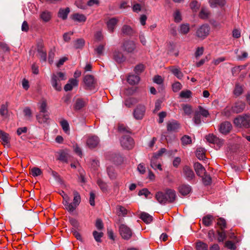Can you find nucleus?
<instances>
[{
	"instance_id": "473e14b6",
	"label": "nucleus",
	"mask_w": 250,
	"mask_h": 250,
	"mask_svg": "<svg viewBox=\"0 0 250 250\" xmlns=\"http://www.w3.org/2000/svg\"><path fill=\"white\" fill-rule=\"evenodd\" d=\"M208 2L211 7H216L218 6L222 7L226 4L225 0H209Z\"/></svg>"
},
{
	"instance_id": "c9c22d12",
	"label": "nucleus",
	"mask_w": 250,
	"mask_h": 250,
	"mask_svg": "<svg viewBox=\"0 0 250 250\" xmlns=\"http://www.w3.org/2000/svg\"><path fill=\"white\" fill-rule=\"evenodd\" d=\"M206 151L204 148L202 147L198 148L196 151V156L198 159L203 160L205 157Z\"/></svg>"
},
{
	"instance_id": "f8f14e48",
	"label": "nucleus",
	"mask_w": 250,
	"mask_h": 250,
	"mask_svg": "<svg viewBox=\"0 0 250 250\" xmlns=\"http://www.w3.org/2000/svg\"><path fill=\"white\" fill-rule=\"evenodd\" d=\"M118 21L119 20L116 17L110 18L105 23L109 33H112L114 31Z\"/></svg>"
},
{
	"instance_id": "a18cd8bd",
	"label": "nucleus",
	"mask_w": 250,
	"mask_h": 250,
	"mask_svg": "<svg viewBox=\"0 0 250 250\" xmlns=\"http://www.w3.org/2000/svg\"><path fill=\"white\" fill-rule=\"evenodd\" d=\"M74 198H73V204H75V206H78L81 202V196L78 191L74 190L73 191Z\"/></svg>"
},
{
	"instance_id": "72a5a7b5",
	"label": "nucleus",
	"mask_w": 250,
	"mask_h": 250,
	"mask_svg": "<svg viewBox=\"0 0 250 250\" xmlns=\"http://www.w3.org/2000/svg\"><path fill=\"white\" fill-rule=\"evenodd\" d=\"M59 156L58 159L61 162L67 163L68 159V153L64 151L61 150L58 152Z\"/></svg>"
},
{
	"instance_id": "4c0bfd02",
	"label": "nucleus",
	"mask_w": 250,
	"mask_h": 250,
	"mask_svg": "<svg viewBox=\"0 0 250 250\" xmlns=\"http://www.w3.org/2000/svg\"><path fill=\"white\" fill-rule=\"evenodd\" d=\"M243 88L242 86L240 85L238 83H236L233 90L234 95L235 96L238 97L241 95L243 93Z\"/></svg>"
},
{
	"instance_id": "8fccbe9b",
	"label": "nucleus",
	"mask_w": 250,
	"mask_h": 250,
	"mask_svg": "<svg viewBox=\"0 0 250 250\" xmlns=\"http://www.w3.org/2000/svg\"><path fill=\"white\" fill-rule=\"evenodd\" d=\"M202 177L203 183L205 186H208L211 183V178L208 175L206 174H203Z\"/></svg>"
},
{
	"instance_id": "ddd939ff",
	"label": "nucleus",
	"mask_w": 250,
	"mask_h": 250,
	"mask_svg": "<svg viewBox=\"0 0 250 250\" xmlns=\"http://www.w3.org/2000/svg\"><path fill=\"white\" fill-rule=\"evenodd\" d=\"M83 82L86 86V89L92 90L95 87V81L92 75H86L84 77Z\"/></svg>"
},
{
	"instance_id": "20e7f679",
	"label": "nucleus",
	"mask_w": 250,
	"mask_h": 250,
	"mask_svg": "<svg viewBox=\"0 0 250 250\" xmlns=\"http://www.w3.org/2000/svg\"><path fill=\"white\" fill-rule=\"evenodd\" d=\"M205 138L208 142L215 145V149L217 150L224 145V140L218 138L213 134H209L206 135Z\"/></svg>"
},
{
	"instance_id": "3c124183",
	"label": "nucleus",
	"mask_w": 250,
	"mask_h": 250,
	"mask_svg": "<svg viewBox=\"0 0 250 250\" xmlns=\"http://www.w3.org/2000/svg\"><path fill=\"white\" fill-rule=\"evenodd\" d=\"M97 184L102 190V191L105 192L107 191V186L106 183L104 182L101 179H99L97 181Z\"/></svg>"
},
{
	"instance_id": "f3484780",
	"label": "nucleus",
	"mask_w": 250,
	"mask_h": 250,
	"mask_svg": "<svg viewBox=\"0 0 250 250\" xmlns=\"http://www.w3.org/2000/svg\"><path fill=\"white\" fill-rule=\"evenodd\" d=\"M63 200V204L65 206V208L68 211L73 212L77 208V206H75V204L73 203H69L68 202V196L64 194V196L62 195Z\"/></svg>"
},
{
	"instance_id": "1a4fd4ad",
	"label": "nucleus",
	"mask_w": 250,
	"mask_h": 250,
	"mask_svg": "<svg viewBox=\"0 0 250 250\" xmlns=\"http://www.w3.org/2000/svg\"><path fill=\"white\" fill-rule=\"evenodd\" d=\"M123 49L127 53H133L136 49V44L133 41H126L124 42L122 45Z\"/></svg>"
},
{
	"instance_id": "f03ea898",
	"label": "nucleus",
	"mask_w": 250,
	"mask_h": 250,
	"mask_svg": "<svg viewBox=\"0 0 250 250\" xmlns=\"http://www.w3.org/2000/svg\"><path fill=\"white\" fill-rule=\"evenodd\" d=\"M66 79L65 73L59 72L53 73L51 77V83L52 87L57 91H60L62 89L61 81Z\"/></svg>"
},
{
	"instance_id": "412c9836",
	"label": "nucleus",
	"mask_w": 250,
	"mask_h": 250,
	"mask_svg": "<svg viewBox=\"0 0 250 250\" xmlns=\"http://www.w3.org/2000/svg\"><path fill=\"white\" fill-rule=\"evenodd\" d=\"M0 138L2 141V144L5 146H6L7 147H9L10 146L9 144L10 138L9 134L2 130H0Z\"/></svg>"
},
{
	"instance_id": "a19ab883",
	"label": "nucleus",
	"mask_w": 250,
	"mask_h": 250,
	"mask_svg": "<svg viewBox=\"0 0 250 250\" xmlns=\"http://www.w3.org/2000/svg\"><path fill=\"white\" fill-rule=\"evenodd\" d=\"M118 131L120 133H123V134L128 133L130 134L131 133L130 129L129 127L125 126L124 125H119Z\"/></svg>"
},
{
	"instance_id": "6e6d98bb",
	"label": "nucleus",
	"mask_w": 250,
	"mask_h": 250,
	"mask_svg": "<svg viewBox=\"0 0 250 250\" xmlns=\"http://www.w3.org/2000/svg\"><path fill=\"white\" fill-rule=\"evenodd\" d=\"M104 49V45L100 44L96 48L94 49V51L99 56L103 54V52Z\"/></svg>"
},
{
	"instance_id": "58836bf2",
	"label": "nucleus",
	"mask_w": 250,
	"mask_h": 250,
	"mask_svg": "<svg viewBox=\"0 0 250 250\" xmlns=\"http://www.w3.org/2000/svg\"><path fill=\"white\" fill-rule=\"evenodd\" d=\"M122 32L125 35H130L133 33L132 29L130 26L127 25H124L122 28Z\"/></svg>"
},
{
	"instance_id": "0e129e2a",
	"label": "nucleus",
	"mask_w": 250,
	"mask_h": 250,
	"mask_svg": "<svg viewBox=\"0 0 250 250\" xmlns=\"http://www.w3.org/2000/svg\"><path fill=\"white\" fill-rule=\"evenodd\" d=\"M225 246L230 250H235L236 249L235 244L231 241H227L225 243Z\"/></svg>"
},
{
	"instance_id": "c756f323",
	"label": "nucleus",
	"mask_w": 250,
	"mask_h": 250,
	"mask_svg": "<svg viewBox=\"0 0 250 250\" xmlns=\"http://www.w3.org/2000/svg\"><path fill=\"white\" fill-rule=\"evenodd\" d=\"M214 219L212 215L208 214L202 218V223L206 227H209L212 225Z\"/></svg>"
},
{
	"instance_id": "b1692460",
	"label": "nucleus",
	"mask_w": 250,
	"mask_h": 250,
	"mask_svg": "<svg viewBox=\"0 0 250 250\" xmlns=\"http://www.w3.org/2000/svg\"><path fill=\"white\" fill-rule=\"evenodd\" d=\"M86 100L81 98L77 99L75 104L74 105V109L75 110H81L86 105Z\"/></svg>"
},
{
	"instance_id": "79ce46f5",
	"label": "nucleus",
	"mask_w": 250,
	"mask_h": 250,
	"mask_svg": "<svg viewBox=\"0 0 250 250\" xmlns=\"http://www.w3.org/2000/svg\"><path fill=\"white\" fill-rule=\"evenodd\" d=\"M217 233L218 234V241L219 242H223L227 238L226 231L225 230L221 231L217 230Z\"/></svg>"
},
{
	"instance_id": "2f4dec72",
	"label": "nucleus",
	"mask_w": 250,
	"mask_h": 250,
	"mask_svg": "<svg viewBox=\"0 0 250 250\" xmlns=\"http://www.w3.org/2000/svg\"><path fill=\"white\" fill-rule=\"evenodd\" d=\"M127 81L130 84L135 85L140 81V77L137 75H129L127 77Z\"/></svg>"
},
{
	"instance_id": "393cba45",
	"label": "nucleus",
	"mask_w": 250,
	"mask_h": 250,
	"mask_svg": "<svg viewBox=\"0 0 250 250\" xmlns=\"http://www.w3.org/2000/svg\"><path fill=\"white\" fill-rule=\"evenodd\" d=\"M71 18L74 21L79 23H83L86 20V17L84 15L78 13L72 14L71 16Z\"/></svg>"
},
{
	"instance_id": "680f3d73",
	"label": "nucleus",
	"mask_w": 250,
	"mask_h": 250,
	"mask_svg": "<svg viewBox=\"0 0 250 250\" xmlns=\"http://www.w3.org/2000/svg\"><path fill=\"white\" fill-rule=\"evenodd\" d=\"M145 66L143 64L137 65L134 68V71L138 75L141 73L144 70Z\"/></svg>"
},
{
	"instance_id": "052dcab7",
	"label": "nucleus",
	"mask_w": 250,
	"mask_h": 250,
	"mask_svg": "<svg viewBox=\"0 0 250 250\" xmlns=\"http://www.w3.org/2000/svg\"><path fill=\"white\" fill-rule=\"evenodd\" d=\"M191 92L189 90H187L186 91H182L180 94V96L182 98L188 99L191 97Z\"/></svg>"
},
{
	"instance_id": "5701e85b",
	"label": "nucleus",
	"mask_w": 250,
	"mask_h": 250,
	"mask_svg": "<svg viewBox=\"0 0 250 250\" xmlns=\"http://www.w3.org/2000/svg\"><path fill=\"white\" fill-rule=\"evenodd\" d=\"M179 192L183 196L188 194L191 191V187L188 184H183L179 187Z\"/></svg>"
},
{
	"instance_id": "bf43d9fd",
	"label": "nucleus",
	"mask_w": 250,
	"mask_h": 250,
	"mask_svg": "<svg viewBox=\"0 0 250 250\" xmlns=\"http://www.w3.org/2000/svg\"><path fill=\"white\" fill-rule=\"evenodd\" d=\"M201 115L198 113L196 111H195L194 113V116L193 118V120L194 123L196 125H200L201 123Z\"/></svg>"
},
{
	"instance_id": "5fc2aeb1",
	"label": "nucleus",
	"mask_w": 250,
	"mask_h": 250,
	"mask_svg": "<svg viewBox=\"0 0 250 250\" xmlns=\"http://www.w3.org/2000/svg\"><path fill=\"white\" fill-rule=\"evenodd\" d=\"M182 107L185 114H186L188 116H189L191 115L192 110L191 106L190 105L188 104H183Z\"/></svg>"
},
{
	"instance_id": "37998d69",
	"label": "nucleus",
	"mask_w": 250,
	"mask_h": 250,
	"mask_svg": "<svg viewBox=\"0 0 250 250\" xmlns=\"http://www.w3.org/2000/svg\"><path fill=\"white\" fill-rule=\"evenodd\" d=\"M171 72L179 79H181L183 74L179 68L172 67L170 69Z\"/></svg>"
},
{
	"instance_id": "2eb2a0df",
	"label": "nucleus",
	"mask_w": 250,
	"mask_h": 250,
	"mask_svg": "<svg viewBox=\"0 0 250 250\" xmlns=\"http://www.w3.org/2000/svg\"><path fill=\"white\" fill-rule=\"evenodd\" d=\"M100 140L97 136H89L86 141V144L87 146L90 148H93L96 147L99 144Z\"/></svg>"
},
{
	"instance_id": "49530a36",
	"label": "nucleus",
	"mask_w": 250,
	"mask_h": 250,
	"mask_svg": "<svg viewBox=\"0 0 250 250\" xmlns=\"http://www.w3.org/2000/svg\"><path fill=\"white\" fill-rule=\"evenodd\" d=\"M217 225L220 227L221 230H224L227 228V222L226 220L222 217L218 219Z\"/></svg>"
},
{
	"instance_id": "e2e57ef3",
	"label": "nucleus",
	"mask_w": 250,
	"mask_h": 250,
	"mask_svg": "<svg viewBox=\"0 0 250 250\" xmlns=\"http://www.w3.org/2000/svg\"><path fill=\"white\" fill-rule=\"evenodd\" d=\"M209 14V13L207 9L202 8L199 13V16L201 19H205L208 17Z\"/></svg>"
},
{
	"instance_id": "69168bd1",
	"label": "nucleus",
	"mask_w": 250,
	"mask_h": 250,
	"mask_svg": "<svg viewBox=\"0 0 250 250\" xmlns=\"http://www.w3.org/2000/svg\"><path fill=\"white\" fill-rule=\"evenodd\" d=\"M150 194V192L146 188H144L142 190H140L138 192V195H144L146 198H148V195Z\"/></svg>"
},
{
	"instance_id": "cd10ccee",
	"label": "nucleus",
	"mask_w": 250,
	"mask_h": 250,
	"mask_svg": "<svg viewBox=\"0 0 250 250\" xmlns=\"http://www.w3.org/2000/svg\"><path fill=\"white\" fill-rule=\"evenodd\" d=\"M52 16V13L47 10L42 11L40 15L41 19L45 22L49 21L51 19Z\"/></svg>"
},
{
	"instance_id": "a211bd4d",
	"label": "nucleus",
	"mask_w": 250,
	"mask_h": 250,
	"mask_svg": "<svg viewBox=\"0 0 250 250\" xmlns=\"http://www.w3.org/2000/svg\"><path fill=\"white\" fill-rule=\"evenodd\" d=\"M167 127L169 132H177L180 127V125L177 121L173 120L167 123Z\"/></svg>"
},
{
	"instance_id": "864d4df0",
	"label": "nucleus",
	"mask_w": 250,
	"mask_h": 250,
	"mask_svg": "<svg viewBox=\"0 0 250 250\" xmlns=\"http://www.w3.org/2000/svg\"><path fill=\"white\" fill-rule=\"evenodd\" d=\"M60 124L63 130L65 132H67L69 130V125L68 122L66 120H62L60 122Z\"/></svg>"
},
{
	"instance_id": "9b49d317",
	"label": "nucleus",
	"mask_w": 250,
	"mask_h": 250,
	"mask_svg": "<svg viewBox=\"0 0 250 250\" xmlns=\"http://www.w3.org/2000/svg\"><path fill=\"white\" fill-rule=\"evenodd\" d=\"M37 52L38 54V57H39L40 61L42 62H46L47 58V53L45 49H44V46L42 42H40L37 45Z\"/></svg>"
},
{
	"instance_id": "c85d7f7f",
	"label": "nucleus",
	"mask_w": 250,
	"mask_h": 250,
	"mask_svg": "<svg viewBox=\"0 0 250 250\" xmlns=\"http://www.w3.org/2000/svg\"><path fill=\"white\" fill-rule=\"evenodd\" d=\"M70 12V9L69 7H66L65 9L60 8L58 12V16L63 20H65L67 18L68 14Z\"/></svg>"
},
{
	"instance_id": "4468645a",
	"label": "nucleus",
	"mask_w": 250,
	"mask_h": 250,
	"mask_svg": "<svg viewBox=\"0 0 250 250\" xmlns=\"http://www.w3.org/2000/svg\"><path fill=\"white\" fill-rule=\"evenodd\" d=\"M183 173L184 177L188 181H191L195 177L193 171L188 166L184 167Z\"/></svg>"
},
{
	"instance_id": "e433bc0d",
	"label": "nucleus",
	"mask_w": 250,
	"mask_h": 250,
	"mask_svg": "<svg viewBox=\"0 0 250 250\" xmlns=\"http://www.w3.org/2000/svg\"><path fill=\"white\" fill-rule=\"evenodd\" d=\"M84 40L82 38L76 40L73 42L74 47L76 49H80L83 48L84 45Z\"/></svg>"
},
{
	"instance_id": "774afa93",
	"label": "nucleus",
	"mask_w": 250,
	"mask_h": 250,
	"mask_svg": "<svg viewBox=\"0 0 250 250\" xmlns=\"http://www.w3.org/2000/svg\"><path fill=\"white\" fill-rule=\"evenodd\" d=\"M182 88V85L179 82H176L172 84V89L175 92L179 91Z\"/></svg>"
},
{
	"instance_id": "338daca9",
	"label": "nucleus",
	"mask_w": 250,
	"mask_h": 250,
	"mask_svg": "<svg viewBox=\"0 0 250 250\" xmlns=\"http://www.w3.org/2000/svg\"><path fill=\"white\" fill-rule=\"evenodd\" d=\"M47 104L45 101L42 102L40 106V112L42 113H46L47 111Z\"/></svg>"
},
{
	"instance_id": "a878e982",
	"label": "nucleus",
	"mask_w": 250,
	"mask_h": 250,
	"mask_svg": "<svg viewBox=\"0 0 250 250\" xmlns=\"http://www.w3.org/2000/svg\"><path fill=\"white\" fill-rule=\"evenodd\" d=\"M78 81L76 79H70L68 81V83L66 84L64 87L65 91H70L73 87L77 86Z\"/></svg>"
},
{
	"instance_id": "7c9ffc66",
	"label": "nucleus",
	"mask_w": 250,
	"mask_h": 250,
	"mask_svg": "<svg viewBox=\"0 0 250 250\" xmlns=\"http://www.w3.org/2000/svg\"><path fill=\"white\" fill-rule=\"evenodd\" d=\"M140 218L146 224H149L153 220V217L145 212L141 213Z\"/></svg>"
},
{
	"instance_id": "6e6552de",
	"label": "nucleus",
	"mask_w": 250,
	"mask_h": 250,
	"mask_svg": "<svg viewBox=\"0 0 250 250\" xmlns=\"http://www.w3.org/2000/svg\"><path fill=\"white\" fill-rule=\"evenodd\" d=\"M146 107L143 105H138L134 110L133 116L136 120H141L144 116Z\"/></svg>"
},
{
	"instance_id": "7ed1b4c3",
	"label": "nucleus",
	"mask_w": 250,
	"mask_h": 250,
	"mask_svg": "<svg viewBox=\"0 0 250 250\" xmlns=\"http://www.w3.org/2000/svg\"><path fill=\"white\" fill-rule=\"evenodd\" d=\"M234 123L240 127L245 128L250 127V114H245L238 116L234 120Z\"/></svg>"
},
{
	"instance_id": "0eeeda50",
	"label": "nucleus",
	"mask_w": 250,
	"mask_h": 250,
	"mask_svg": "<svg viewBox=\"0 0 250 250\" xmlns=\"http://www.w3.org/2000/svg\"><path fill=\"white\" fill-rule=\"evenodd\" d=\"M209 25L207 24H203L197 28L195 35L198 38L203 40L209 35Z\"/></svg>"
},
{
	"instance_id": "13d9d810",
	"label": "nucleus",
	"mask_w": 250,
	"mask_h": 250,
	"mask_svg": "<svg viewBox=\"0 0 250 250\" xmlns=\"http://www.w3.org/2000/svg\"><path fill=\"white\" fill-rule=\"evenodd\" d=\"M7 105L6 104H2L0 108V114L1 116L5 117L8 114Z\"/></svg>"
},
{
	"instance_id": "603ef678",
	"label": "nucleus",
	"mask_w": 250,
	"mask_h": 250,
	"mask_svg": "<svg viewBox=\"0 0 250 250\" xmlns=\"http://www.w3.org/2000/svg\"><path fill=\"white\" fill-rule=\"evenodd\" d=\"M183 145H188L191 144L192 140L190 137L188 135H184L181 139Z\"/></svg>"
},
{
	"instance_id": "6ab92c4d",
	"label": "nucleus",
	"mask_w": 250,
	"mask_h": 250,
	"mask_svg": "<svg viewBox=\"0 0 250 250\" xmlns=\"http://www.w3.org/2000/svg\"><path fill=\"white\" fill-rule=\"evenodd\" d=\"M108 159L116 165H120L123 161V157L117 153H112L108 157Z\"/></svg>"
},
{
	"instance_id": "aec40b11",
	"label": "nucleus",
	"mask_w": 250,
	"mask_h": 250,
	"mask_svg": "<svg viewBox=\"0 0 250 250\" xmlns=\"http://www.w3.org/2000/svg\"><path fill=\"white\" fill-rule=\"evenodd\" d=\"M194 168L199 176L202 177L203 174L206 173V170L205 167L199 162H196L194 164Z\"/></svg>"
},
{
	"instance_id": "bb28decb",
	"label": "nucleus",
	"mask_w": 250,
	"mask_h": 250,
	"mask_svg": "<svg viewBox=\"0 0 250 250\" xmlns=\"http://www.w3.org/2000/svg\"><path fill=\"white\" fill-rule=\"evenodd\" d=\"M106 172L110 180H115L116 179L117 173L113 166H107L106 167Z\"/></svg>"
},
{
	"instance_id": "ea45409f",
	"label": "nucleus",
	"mask_w": 250,
	"mask_h": 250,
	"mask_svg": "<svg viewBox=\"0 0 250 250\" xmlns=\"http://www.w3.org/2000/svg\"><path fill=\"white\" fill-rule=\"evenodd\" d=\"M196 111L204 117H208L209 115L208 110L201 106H199L198 109Z\"/></svg>"
},
{
	"instance_id": "c03bdc74",
	"label": "nucleus",
	"mask_w": 250,
	"mask_h": 250,
	"mask_svg": "<svg viewBox=\"0 0 250 250\" xmlns=\"http://www.w3.org/2000/svg\"><path fill=\"white\" fill-rule=\"evenodd\" d=\"M189 31V24H182L181 25L180 27L179 32L182 34H187Z\"/></svg>"
},
{
	"instance_id": "09e8293b",
	"label": "nucleus",
	"mask_w": 250,
	"mask_h": 250,
	"mask_svg": "<svg viewBox=\"0 0 250 250\" xmlns=\"http://www.w3.org/2000/svg\"><path fill=\"white\" fill-rule=\"evenodd\" d=\"M197 250H208V246L207 244L199 241L196 243Z\"/></svg>"
},
{
	"instance_id": "f704fd0d",
	"label": "nucleus",
	"mask_w": 250,
	"mask_h": 250,
	"mask_svg": "<svg viewBox=\"0 0 250 250\" xmlns=\"http://www.w3.org/2000/svg\"><path fill=\"white\" fill-rule=\"evenodd\" d=\"M117 214L119 216H125L127 213V209L122 206L118 205L116 207Z\"/></svg>"
},
{
	"instance_id": "39448f33",
	"label": "nucleus",
	"mask_w": 250,
	"mask_h": 250,
	"mask_svg": "<svg viewBox=\"0 0 250 250\" xmlns=\"http://www.w3.org/2000/svg\"><path fill=\"white\" fill-rule=\"evenodd\" d=\"M120 144L123 148L131 149L134 147V141L129 135H124L120 139Z\"/></svg>"
},
{
	"instance_id": "dca6fc26",
	"label": "nucleus",
	"mask_w": 250,
	"mask_h": 250,
	"mask_svg": "<svg viewBox=\"0 0 250 250\" xmlns=\"http://www.w3.org/2000/svg\"><path fill=\"white\" fill-rule=\"evenodd\" d=\"M245 103L242 101L236 102L231 107L232 112L235 113L242 112L245 108Z\"/></svg>"
},
{
	"instance_id": "de8ad7c7",
	"label": "nucleus",
	"mask_w": 250,
	"mask_h": 250,
	"mask_svg": "<svg viewBox=\"0 0 250 250\" xmlns=\"http://www.w3.org/2000/svg\"><path fill=\"white\" fill-rule=\"evenodd\" d=\"M93 236L95 241L98 243H101V238L103 236L104 233L102 232H99L96 230H94L93 233Z\"/></svg>"
},
{
	"instance_id": "4d7b16f0",
	"label": "nucleus",
	"mask_w": 250,
	"mask_h": 250,
	"mask_svg": "<svg viewBox=\"0 0 250 250\" xmlns=\"http://www.w3.org/2000/svg\"><path fill=\"white\" fill-rule=\"evenodd\" d=\"M42 173V171L40 168L34 167L31 169V174L33 177H37L40 175Z\"/></svg>"
},
{
	"instance_id": "4be33fe9",
	"label": "nucleus",
	"mask_w": 250,
	"mask_h": 250,
	"mask_svg": "<svg viewBox=\"0 0 250 250\" xmlns=\"http://www.w3.org/2000/svg\"><path fill=\"white\" fill-rule=\"evenodd\" d=\"M113 59L118 63L124 62L126 58L123 54L119 51H115L113 53Z\"/></svg>"
},
{
	"instance_id": "f257e3e1",
	"label": "nucleus",
	"mask_w": 250,
	"mask_h": 250,
	"mask_svg": "<svg viewBox=\"0 0 250 250\" xmlns=\"http://www.w3.org/2000/svg\"><path fill=\"white\" fill-rule=\"evenodd\" d=\"M155 198L161 205L173 203L176 198V194L174 190L166 188L164 191H158L155 194Z\"/></svg>"
},
{
	"instance_id": "9d476101",
	"label": "nucleus",
	"mask_w": 250,
	"mask_h": 250,
	"mask_svg": "<svg viewBox=\"0 0 250 250\" xmlns=\"http://www.w3.org/2000/svg\"><path fill=\"white\" fill-rule=\"evenodd\" d=\"M232 127V125L230 122L225 121L220 125L219 130L222 134L227 135L230 132Z\"/></svg>"
},
{
	"instance_id": "423d86ee",
	"label": "nucleus",
	"mask_w": 250,
	"mask_h": 250,
	"mask_svg": "<svg viewBox=\"0 0 250 250\" xmlns=\"http://www.w3.org/2000/svg\"><path fill=\"white\" fill-rule=\"evenodd\" d=\"M117 223L119 225V231L122 238L126 240H129L132 235L131 229L125 224H120L119 222Z\"/></svg>"
}]
</instances>
